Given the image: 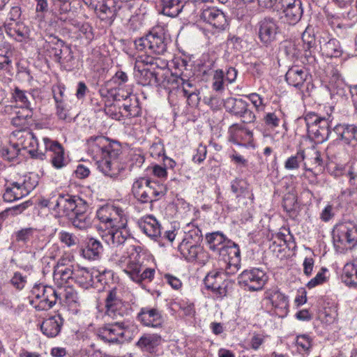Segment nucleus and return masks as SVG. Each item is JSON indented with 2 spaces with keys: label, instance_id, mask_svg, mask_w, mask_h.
Instances as JSON below:
<instances>
[{
  "label": "nucleus",
  "instance_id": "obj_31",
  "mask_svg": "<svg viewBox=\"0 0 357 357\" xmlns=\"http://www.w3.org/2000/svg\"><path fill=\"white\" fill-rule=\"evenodd\" d=\"M6 33L17 40L22 41L29 37V30L22 22H8L6 21L3 24Z\"/></svg>",
  "mask_w": 357,
  "mask_h": 357
},
{
  "label": "nucleus",
  "instance_id": "obj_4",
  "mask_svg": "<svg viewBox=\"0 0 357 357\" xmlns=\"http://www.w3.org/2000/svg\"><path fill=\"white\" fill-rule=\"evenodd\" d=\"M167 39L163 30L154 29L145 36L135 40V45L138 51L146 54H162L167 50Z\"/></svg>",
  "mask_w": 357,
  "mask_h": 357
},
{
  "label": "nucleus",
  "instance_id": "obj_5",
  "mask_svg": "<svg viewBox=\"0 0 357 357\" xmlns=\"http://www.w3.org/2000/svg\"><path fill=\"white\" fill-rule=\"evenodd\" d=\"M309 136L317 144L328 139L332 119L331 116L321 117L315 113H308L305 116Z\"/></svg>",
  "mask_w": 357,
  "mask_h": 357
},
{
  "label": "nucleus",
  "instance_id": "obj_20",
  "mask_svg": "<svg viewBox=\"0 0 357 357\" xmlns=\"http://www.w3.org/2000/svg\"><path fill=\"white\" fill-rule=\"evenodd\" d=\"M34 187L35 185L31 183L25 177L22 182H13L7 185L3 198L6 202H13L27 195Z\"/></svg>",
  "mask_w": 357,
  "mask_h": 357
},
{
  "label": "nucleus",
  "instance_id": "obj_41",
  "mask_svg": "<svg viewBox=\"0 0 357 357\" xmlns=\"http://www.w3.org/2000/svg\"><path fill=\"white\" fill-rule=\"evenodd\" d=\"M96 14L102 20L112 19L115 15V7L114 0H101L94 9Z\"/></svg>",
  "mask_w": 357,
  "mask_h": 357
},
{
  "label": "nucleus",
  "instance_id": "obj_43",
  "mask_svg": "<svg viewBox=\"0 0 357 357\" xmlns=\"http://www.w3.org/2000/svg\"><path fill=\"white\" fill-rule=\"evenodd\" d=\"M342 279L346 284L357 287V260L344 265Z\"/></svg>",
  "mask_w": 357,
  "mask_h": 357
},
{
  "label": "nucleus",
  "instance_id": "obj_36",
  "mask_svg": "<svg viewBox=\"0 0 357 357\" xmlns=\"http://www.w3.org/2000/svg\"><path fill=\"white\" fill-rule=\"evenodd\" d=\"M103 248L101 243L93 238H91L86 242L84 248L82 250V255L85 259L89 260H96L100 257Z\"/></svg>",
  "mask_w": 357,
  "mask_h": 357
},
{
  "label": "nucleus",
  "instance_id": "obj_56",
  "mask_svg": "<svg viewBox=\"0 0 357 357\" xmlns=\"http://www.w3.org/2000/svg\"><path fill=\"white\" fill-rule=\"evenodd\" d=\"M20 151L18 147L15 146L14 142L10 139V144L8 147L3 148L1 151V154L5 160L11 161L17 157Z\"/></svg>",
  "mask_w": 357,
  "mask_h": 357
},
{
  "label": "nucleus",
  "instance_id": "obj_2",
  "mask_svg": "<svg viewBox=\"0 0 357 357\" xmlns=\"http://www.w3.org/2000/svg\"><path fill=\"white\" fill-rule=\"evenodd\" d=\"M128 255L123 253L112 254L110 261L119 266L129 278L137 283L143 280H151L153 278L155 271L153 268H146L142 271V261L141 248L139 246H130L128 248Z\"/></svg>",
  "mask_w": 357,
  "mask_h": 357
},
{
  "label": "nucleus",
  "instance_id": "obj_50",
  "mask_svg": "<svg viewBox=\"0 0 357 357\" xmlns=\"http://www.w3.org/2000/svg\"><path fill=\"white\" fill-rule=\"evenodd\" d=\"M128 102H125L121 107L120 112L123 116L126 117H135L140 114V107L136 97L130 98Z\"/></svg>",
  "mask_w": 357,
  "mask_h": 357
},
{
  "label": "nucleus",
  "instance_id": "obj_51",
  "mask_svg": "<svg viewBox=\"0 0 357 357\" xmlns=\"http://www.w3.org/2000/svg\"><path fill=\"white\" fill-rule=\"evenodd\" d=\"M52 10L56 16H59L61 20H66L62 15L67 14L71 10L70 0H52Z\"/></svg>",
  "mask_w": 357,
  "mask_h": 357
},
{
  "label": "nucleus",
  "instance_id": "obj_54",
  "mask_svg": "<svg viewBox=\"0 0 357 357\" xmlns=\"http://www.w3.org/2000/svg\"><path fill=\"white\" fill-rule=\"evenodd\" d=\"M59 241L68 247L77 245L79 243L78 238L73 233L62 230L58 234Z\"/></svg>",
  "mask_w": 357,
  "mask_h": 357
},
{
  "label": "nucleus",
  "instance_id": "obj_38",
  "mask_svg": "<svg viewBox=\"0 0 357 357\" xmlns=\"http://www.w3.org/2000/svg\"><path fill=\"white\" fill-rule=\"evenodd\" d=\"M206 241L207 242L208 248L215 253L220 254L222 249L229 242L225 236L220 232L216 231L206 235Z\"/></svg>",
  "mask_w": 357,
  "mask_h": 357
},
{
  "label": "nucleus",
  "instance_id": "obj_12",
  "mask_svg": "<svg viewBox=\"0 0 357 357\" xmlns=\"http://www.w3.org/2000/svg\"><path fill=\"white\" fill-rule=\"evenodd\" d=\"M96 216L100 222L105 225L106 229L128 222L125 211L114 204H107L102 206L97 210Z\"/></svg>",
  "mask_w": 357,
  "mask_h": 357
},
{
  "label": "nucleus",
  "instance_id": "obj_57",
  "mask_svg": "<svg viewBox=\"0 0 357 357\" xmlns=\"http://www.w3.org/2000/svg\"><path fill=\"white\" fill-rule=\"evenodd\" d=\"M30 206L29 202H25L21 204L13 206L11 208H8L6 209L3 212H2L1 215L3 217H7L8 215H17L21 214L25 209H26Z\"/></svg>",
  "mask_w": 357,
  "mask_h": 357
},
{
  "label": "nucleus",
  "instance_id": "obj_63",
  "mask_svg": "<svg viewBox=\"0 0 357 357\" xmlns=\"http://www.w3.org/2000/svg\"><path fill=\"white\" fill-rule=\"evenodd\" d=\"M247 98L251 101L257 111H262L264 108L263 98L256 93H252L247 96Z\"/></svg>",
  "mask_w": 357,
  "mask_h": 357
},
{
  "label": "nucleus",
  "instance_id": "obj_14",
  "mask_svg": "<svg viewBox=\"0 0 357 357\" xmlns=\"http://www.w3.org/2000/svg\"><path fill=\"white\" fill-rule=\"evenodd\" d=\"M267 280L266 273L257 268L245 270L238 277V283L245 289L252 291L262 289Z\"/></svg>",
  "mask_w": 357,
  "mask_h": 357
},
{
  "label": "nucleus",
  "instance_id": "obj_26",
  "mask_svg": "<svg viewBox=\"0 0 357 357\" xmlns=\"http://www.w3.org/2000/svg\"><path fill=\"white\" fill-rule=\"evenodd\" d=\"M63 324V318L59 314H56L44 319L40 325V330L43 335L52 338L60 333Z\"/></svg>",
  "mask_w": 357,
  "mask_h": 357
},
{
  "label": "nucleus",
  "instance_id": "obj_33",
  "mask_svg": "<svg viewBox=\"0 0 357 357\" xmlns=\"http://www.w3.org/2000/svg\"><path fill=\"white\" fill-rule=\"evenodd\" d=\"M337 135V139L343 141L345 144L357 142V128L351 125H337L333 128Z\"/></svg>",
  "mask_w": 357,
  "mask_h": 357
},
{
  "label": "nucleus",
  "instance_id": "obj_27",
  "mask_svg": "<svg viewBox=\"0 0 357 357\" xmlns=\"http://www.w3.org/2000/svg\"><path fill=\"white\" fill-rule=\"evenodd\" d=\"M162 337L157 333H145L142 335L136 345L142 351L153 354L162 343Z\"/></svg>",
  "mask_w": 357,
  "mask_h": 357
},
{
  "label": "nucleus",
  "instance_id": "obj_48",
  "mask_svg": "<svg viewBox=\"0 0 357 357\" xmlns=\"http://www.w3.org/2000/svg\"><path fill=\"white\" fill-rule=\"evenodd\" d=\"M321 50L328 57H339L342 54L340 43L335 38L321 45Z\"/></svg>",
  "mask_w": 357,
  "mask_h": 357
},
{
  "label": "nucleus",
  "instance_id": "obj_24",
  "mask_svg": "<svg viewBox=\"0 0 357 357\" xmlns=\"http://www.w3.org/2000/svg\"><path fill=\"white\" fill-rule=\"evenodd\" d=\"M266 298L270 301L275 313L280 317H286L289 312L288 298L279 291H267Z\"/></svg>",
  "mask_w": 357,
  "mask_h": 357
},
{
  "label": "nucleus",
  "instance_id": "obj_39",
  "mask_svg": "<svg viewBox=\"0 0 357 357\" xmlns=\"http://www.w3.org/2000/svg\"><path fill=\"white\" fill-rule=\"evenodd\" d=\"M93 272H90L85 268L75 266L73 280L83 288H88L93 284Z\"/></svg>",
  "mask_w": 357,
  "mask_h": 357
},
{
  "label": "nucleus",
  "instance_id": "obj_23",
  "mask_svg": "<svg viewBox=\"0 0 357 357\" xmlns=\"http://www.w3.org/2000/svg\"><path fill=\"white\" fill-rule=\"evenodd\" d=\"M200 17L216 29H224L227 24L224 13L214 7L203 9Z\"/></svg>",
  "mask_w": 357,
  "mask_h": 357
},
{
  "label": "nucleus",
  "instance_id": "obj_21",
  "mask_svg": "<svg viewBox=\"0 0 357 357\" xmlns=\"http://www.w3.org/2000/svg\"><path fill=\"white\" fill-rule=\"evenodd\" d=\"M231 190L236 195L238 202L242 201L243 205L253 203L254 194L246 181L238 178L234 179L231 182Z\"/></svg>",
  "mask_w": 357,
  "mask_h": 357
},
{
  "label": "nucleus",
  "instance_id": "obj_29",
  "mask_svg": "<svg viewBox=\"0 0 357 357\" xmlns=\"http://www.w3.org/2000/svg\"><path fill=\"white\" fill-rule=\"evenodd\" d=\"M60 287L54 289L52 287L46 286L43 290V299L40 300L35 306L38 310H47L56 304L57 301H60Z\"/></svg>",
  "mask_w": 357,
  "mask_h": 357
},
{
  "label": "nucleus",
  "instance_id": "obj_19",
  "mask_svg": "<svg viewBox=\"0 0 357 357\" xmlns=\"http://www.w3.org/2000/svg\"><path fill=\"white\" fill-rule=\"evenodd\" d=\"M43 140L44 158H45V153L48 152L51 163L54 168L59 169L65 167L67 162L64 157V149L61 144L47 137H44Z\"/></svg>",
  "mask_w": 357,
  "mask_h": 357
},
{
  "label": "nucleus",
  "instance_id": "obj_10",
  "mask_svg": "<svg viewBox=\"0 0 357 357\" xmlns=\"http://www.w3.org/2000/svg\"><path fill=\"white\" fill-rule=\"evenodd\" d=\"M11 139L20 151L26 149L32 158L44 160L43 146L39 144L36 136L30 130L15 131Z\"/></svg>",
  "mask_w": 357,
  "mask_h": 357
},
{
  "label": "nucleus",
  "instance_id": "obj_11",
  "mask_svg": "<svg viewBox=\"0 0 357 357\" xmlns=\"http://www.w3.org/2000/svg\"><path fill=\"white\" fill-rule=\"evenodd\" d=\"M105 314L112 319L123 317L127 313L123 292L121 287H113L107 292L105 299Z\"/></svg>",
  "mask_w": 357,
  "mask_h": 357
},
{
  "label": "nucleus",
  "instance_id": "obj_49",
  "mask_svg": "<svg viewBox=\"0 0 357 357\" xmlns=\"http://www.w3.org/2000/svg\"><path fill=\"white\" fill-rule=\"evenodd\" d=\"M346 84L343 80L337 77H333L327 86L331 98L335 96L339 97L344 96L346 95Z\"/></svg>",
  "mask_w": 357,
  "mask_h": 357
},
{
  "label": "nucleus",
  "instance_id": "obj_32",
  "mask_svg": "<svg viewBox=\"0 0 357 357\" xmlns=\"http://www.w3.org/2000/svg\"><path fill=\"white\" fill-rule=\"evenodd\" d=\"M13 55L10 44L3 43L0 44V70L5 71L8 75H13L11 58Z\"/></svg>",
  "mask_w": 357,
  "mask_h": 357
},
{
  "label": "nucleus",
  "instance_id": "obj_30",
  "mask_svg": "<svg viewBox=\"0 0 357 357\" xmlns=\"http://www.w3.org/2000/svg\"><path fill=\"white\" fill-rule=\"evenodd\" d=\"M82 206L83 208H78L69 219L75 227L79 229H86L91 227L93 219L91 215L87 213L88 206L86 202Z\"/></svg>",
  "mask_w": 357,
  "mask_h": 357
},
{
  "label": "nucleus",
  "instance_id": "obj_1",
  "mask_svg": "<svg viewBox=\"0 0 357 357\" xmlns=\"http://www.w3.org/2000/svg\"><path fill=\"white\" fill-rule=\"evenodd\" d=\"M88 153L96 160L98 168L105 175L116 178L124 169L120 162L121 146L104 136H93L87 140Z\"/></svg>",
  "mask_w": 357,
  "mask_h": 357
},
{
  "label": "nucleus",
  "instance_id": "obj_34",
  "mask_svg": "<svg viewBox=\"0 0 357 357\" xmlns=\"http://www.w3.org/2000/svg\"><path fill=\"white\" fill-rule=\"evenodd\" d=\"M232 141L237 144H250L253 134L250 130L238 124L232 125L229 128Z\"/></svg>",
  "mask_w": 357,
  "mask_h": 357
},
{
  "label": "nucleus",
  "instance_id": "obj_16",
  "mask_svg": "<svg viewBox=\"0 0 357 357\" xmlns=\"http://www.w3.org/2000/svg\"><path fill=\"white\" fill-rule=\"evenodd\" d=\"M258 38L265 45H271L280 33L278 21L271 17L261 18L257 24Z\"/></svg>",
  "mask_w": 357,
  "mask_h": 357
},
{
  "label": "nucleus",
  "instance_id": "obj_35",
  "mask_svg": "<svg viewBox=\"0 0 357 357\" xmlns=\"http://www.w3.org/2000/svg\"><path fill=\"white\" fill-rule=\"evenodd\" d=\"M284 20L290 25L296 24L301 19L303 13V3L301 1L296 2L285 8H283Z\"/></svg>",
  "mask_w": 357,
  "mask_h": 357
},
{
  "label": "nucleus",
  "instance_id": "obj_6",
  "mask_svg": "<svg viewBox=\"0 0 357 357\" xmlns=\"http://www.w3.org/2000/svg\"><path fill=\"white\" fill-rule=\"evenodd\" d=\"M86 202L77 196L70 195H59L53 197L45 204L59 216H67L70 218L78 208H83L82 205Z\"/></svg>",
  "mask_w": 357,
  "mask_h": 357
},
{
  "label": "nucleus",
  "instance_id": "obj_3",
  "mask_svg": "<svg viewBox=\"0 0 357 357\" xmlns=\"http://www.w3.org/2000/svg\"><path fill=\"white\" fill-rule=\"evenodd\" d=\"M167 188L163 183L145 178L135 181L132 192L135 198L142 204L152 203L163 197Z\"/></svg>",
  "mask_w": 357,
  "mask_h": 357
},
{
  "label": "nucleus",
  "instance_id": "obj_58",
  "mask_svg": "<svg viewBox=\"0 0 357 357\" xmlns=\"http://www.w3.org/2000/svg\"><path fill=\"white\" fill-rule=\"evenodd\" d=\"M296 204V198L294 195L288 194L285 195L283 199L282 206L287 213L295 211Z\"/></svg>",
  "mask_w": 357,
  "mask_h": 357
},
{
  "label": "nucleus",
  "instance_id": "obj_18",
  "mask_svg": "<svg viewBox=\"0 0 357 357\" xmlns=\"http://www.w3.org/2000/svg\"><path fill=\"white\" fill-rule=\"evenodd\" d=\"M15 237L17 242L22 243L26 248L29 246V243H31V251L33 250L32 258H33L36 251L42 250L44 248L43 243L40 241V234L36 228H22L15 232Z\"/></svg>",
  "mask_w": 357,
  "mask_h": 357
},
{
  "label": "nucleus",
  "instance_id": "obj_25",
  "mask_svg": "<svg viewBox=\"0 0 357 357\" xmlns=\"http://www.w3.org/2000/svg\"><path fill=\"white\" fill-rule=\"evenodd\" d=\"M309 73L305 68L294 66L291 67L286 73L285 79L289 85L301 89L304 83L307 81Z\"/></svg>",
  "mask_w": 357,
  "mask_h": 357
},
{
  "label": "nucleus",
  "instance_id": "obj_13",
  "mask_svg": "<svg viewBox=\"0 0 357 357\" xmlns=\"http://www.w3.org/2000/svg\"><path fill=\"white\" fill-rule=\"evenodd\" d=\"M127 223H124L123 225L119 224L107 229L108 231L105 236V241L114 247L118 248L121 246L113 254L121 253V252L123 255H128V248L133 246L132 245H128L127 243V240L130 236L129 229L127 227Z\"/></svg>",
  "mask_w": 357,
  "mask_h": 357
},
{
  "label": "nucleus",
  "instance_id": "obj_8",
  "mask_svg": "<svg viewBox=\"0 0 357 357\" xmlns=\"http://www.w3.org/2000/svg\"><path fill=\"white\" fill-rule=\"evenodd\" d=\"M202 236L198 231H191L187 234L178 245L181 255L188 261H204L205 253L199 245Z\"/></svg>",
  "mask_w": 357,
  "mask_h": 357
},
{
  "label": "nucleus",
  "instance_id": "obj_7",
  "mask_svg": "<svg viewBox=\"0 0 357 357\" xmlns=\"http://www.w3.org/2000/svg\"><path fill=\"white\" fill-rule=\"evenodd\" d=\"M130 326L125 321L105 324L98 330L97 335L105 342L121 344L130 338Z\"/></svg>",
  "mask_w": 357,
  "mask_h": 357
},
{
  "label": "nucleus",
  "instance_id": "obj_47",
  "mask_svg": "<svg viewBox=\"0 0 357 357\" xmlns=\"http://www.w3.org/2000/svg\"><path fill=\"white\" fill-rule=\"evenodd\" d=\"M219 255L222 257V259L227 262L228 261H233L237 259L241 261V252L239 247L237 244L232 241L227 242L225 248L222 249Z\"/></svg>",
  "mask_w": 357,
  "mask_h": 357
},
{
  "label": "nucleus",
  "instance_id": "obj_55",
  "mask_svg": "<svg viewBox=\"0 0 357 357\" xmlns=\"http://www.w3.org/2000/svg\"><path fill=\"white\" fill-rule=\"evenodd\" d=\"M302 40L307 50H310L316 45L313 29L308 26L302 34Z\"/></svg>",
  "mask_w": 357,
  "mask_h": 357
},
{
  "label": "nucleus",
  "instance_id": "obj_40",
  "mask_svg": "<svg viewBox=\"0 0 357 357\" xmlns=\"http://www.w3.org/2000/svg\"><path fill=\"white\" fill-rule=\"evenodd\" d=\"M13 110L14 116L10 119L11 123L15 127H24L27 125L28 118L31 116V110L24 108H13L12 106H6L5 107L6 112Z\"/></svg>",
  "mask_w": 357,
  "mask_h": 357
},
{
  "label": "nucleus",
  "instance_id": "obj_60",
  "mask_svg": "<svg viewBox=\"0 0 357 357\" xmlns=\"http://www.w3.org/2000/svg\"><path fill=\"white\" fill-rule=\"evenodd\" d=\"M225 263L227 265L223 272L225 276L234 275L238 272L241 266V261H238L237 259H234L233 261H228Z\"/></svg>",
  "mask_w": 357,
  "mask_h": 357
},
{
  "label": "nucleus",
  "instance_id": "obj_22",
  "mask_svg": "<svg viewBox=\"0 0 357 357\" xmlns=\"http://www.w3.org/2000/svg\"><path fill=\"white\" fill-rule=\"evenodd\" d=\"M138 321L147 327L158 328L162 326L163 318L157 308L142 307L137 314Z\"/></svg>",
  "mask_w": 357,
  "mask_h": 357
},
{
  "label": "nucleus",
  "instance_id": "obj_42",
  "mask_svg": "<svg viewBox=\"0 0 357 357\" xmlns=\"http://www.w3.org/2000/svg\"><path fill=\"white\" fill-rule=\"evenodd\" d=\"M162 3V13L165 15L175 17L182 11L185 0H161Z\"/></svg>",
  "mask_w": 357,
  "mask_h": 357
},
{
  "label": "nucleus",
  "instance_id": "obj_64",
  "mask_svg": "<svg viewBox=\"0 0 357 357\" xmlns=\"http://www.w3.org/2000/svg\"><path fill=\"white\" fill-rule=\"evenodd\" d=\"M184 96L187 98L188 104L190 106L194 107L199 104L200 98L198 90L196 88H193L192 91H185Z\"/></svg>",
  "mask_w": 357,
  "mask_h": 357
},
{
  "label": "nucleus",
  "instance_id": "obj_44",
  "mask_svg": "<svg viewBox=\"0 0 357 357\" xmlns=\"http://www.w3.org/2000/svg\"><path fill=\"white\" fill-rule=\"evenodd\" d=\"M248 106V103L241 98L229 97L224 100V107L225 109L228 112L236 116L241 114L243 109H244L245 107Z\"/></svg>",
  "mask_w": 357,
  "mask_h": 357
},
{
  "label": "nucleus",
  "instance_id": "obj_9",
  "mask_svg": "<svg viewBox=\"0 0 357 357\" xmlns=\"http://www.w3.org/2000/svg\"><path fill=\"white\" fill-rule=\"evenodd\" d=\"M333 240L337 249L354 247L357 243V225L352 222L337 224L333 230Z\"/></svg>",
  "mask_w": 357,
  "mask_h": 357
},
{
  "label": "nucleus",
  "instance_id": "obj_45",
  "mask_svg": "<svg viewBox=\"0 0 357 357\" xmlns=\"http://www.w3.org/2000/svg\"><path fill=\"white\" fill-rule=\"evenodd\" d=\"M13 98L16 102L21 105L22 108L32 109V100H34L33 96L26 91L15 87L12 93Z\"/></svg>",
  "mask_w": 357,
  "mask_h": 357
},
{
  "label": "nucleus",
  "instance_id": "obj_15",
  "mask_svg": "<svg viewBox=\"0 0 357 357\" xmlns=\"http://www.w3.org/2000/svg\"><path fill=\"white\" fill-rule=\"evenodd\" d=\"M154 63V58L151 56H139L136 60L134 68V76L137 82L143 86L154 85L158 84V81L154 72L145 68L142 65H152Z\"/></svg>",
  "mask_w": 357,
  "mask_h": 357
},
{
  "label": "nucleus",
  "instance_id": "obj_28",
  "mask_svg": "<svg viewBox=\"0 0 357 357\" xmlns=\"http://www.w3.org/2000/svg\"><path fill=\"white\" fill-rule=\"evenodd\" d=\"M141 231L152 239H156L161 234L160 225L152 215H148L142 218L139 222Z\"/></svg>",
  "mask_w": 357,
  "mask_h": 357
},
{
  "label": "nucleus",
  "instance_id": "obj_61",
  "mask_svg": "<svg viewBox=\"0 0 357 357\" xmlns=\"http://www.w3.org/2000/svg\"><path fill=\"white\" fill-rule=\"evenodd\" d=\"M265 124L270 128H275L279 126L280 119L275 112L267 113L264 117Z\"/></svg>",
  "mask_w": 357,
  "mask_h": 357
},
{
  "label": "nucleus",
  "instance_id": "obj_46",
  "mask_svg": "<svg viewBox=\"0 0 357 357\" xmlns=\"http://www.w3.org/2000/svg\"><path fill=\"white\" fill-rule=\"evenodd\" d=\"M75 268V266L54 269V281L57 287H62L70 280H73Z\"/></svg>",
  "mask_w": 357,
  "mask_h": 357
},
{
  "label": "nucleus",
  "instance_id": "obj_17",
  "mask_svg": "<svg viewBox=\"0 0 357 357\" xmlns=\"http://www.w3.org/2000/svg\"><path fill=\"white\" fill-rule=\"evenodd\" d=\"M204 282L206 287L219 298L227 295L230 284V281L225 278V273L215 270L210 271L206 275Z\"/></svg>",
  "mask_w": 357,
  "mask_h": 357
},
{
  "label": "nucleus",
  "instance_id": "obj_53",
  "mask_svg": "<svg viewBox=\"0 0 357 357\" xmlns=\"http://www.w3.org/2000/svg\"><path fill=\"white\" fill-rule=\"evenodd\" d=\"M296 344L300 352L309 353L312 347V339L307 334L296 336Z\"/></svg>",
  "mask_w": 357,
  "mask_h": 357
},
{
  "label": "nucleus",
  "instance_id": "obj_37",
  "mask_svg": "<svg viewBox=\"0 0 357 357\" xmlns=\"http://www.w3.org/2000/svg\"><path fill=\"white\" fill-rule=\"evenodd\" d=\"M60 296L61 303L68 305L70 308H76L79 305V298L76 291L70 286L60 287Z\"/></svg>",
  "mask_w": 357,
  "mask_h": 357
},
{
  "label": "nucleus",
  "instance_id": "obj_62",
  "mask_svg": "<svg viewBox=\"0 0 357 357\" xmlns=\"http://www.w3.org/2000/svg\"><path fill=\"white\" fill-rule=\"evenodd\" d=\"M10 283L17 289H22L26 283V278L20 272H15L10 280Z\"/></svg>",
  "mask_w": 357,
  "mask_h": 357
},
{
  "label": "nucleus",
  "instance_id": "obj_59",
  "mask_svg": "<svg viewBox=\"0 0 357 357\" xmlns=\"http://www.w3.org/2000/svg\"><path fill=\"white\" fill-rule=\"evenodd\" d=\"M225 77L224 72L222 70H217L213 75V88L214 90L219 91L224 89L223 79Z\"/></svg>",
  "mask_w": 357,
  "mask_h": 357
},
{
  "label": "nucleus",
  "instance_id": "obj_52",
  "mask_svg": "<svg viewBox=\"0 0 357 357\" xmlns=\"http://www.w3.org/2000/svg\"><path fill=\"white\" fill-rule=\"evenodd\" d=\"M305 158L303 151H300L295 155H292L287 158L284 162V167L288 170H294L298 169L300 163Z\"/></svg>",
  "mask_w": 357,
  "mask_h": 357
}]
</instances>
